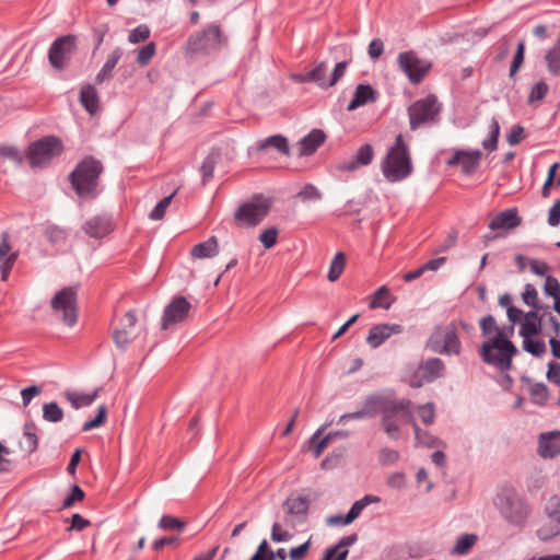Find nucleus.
<instances>
[{
    "mask_svg": "<svg viewBox=\"0 0 560 560\" xmlns=\"http://www.w3.org/2000/svg\"><path fill=\"white\" fill-rule=\"evenodd\" d=\"M101 388H96L91 394H83L77 392H67L65 394L67 400L71 404L74 409H79L81 407L90 406L93 401L98 397Z\"/></svg>",
    "mask_w": 560,
    "mask_h": 560,
    "instance_id": "35",
    "label": "nucleus"
},
{
    "mask_svg": "<svg viewBox=\"0 0 560 560\" xmlns=\"http://www.w3.org/2000/svg\"><path fill=\"white\" fill-rule=\"evenodd\" d=\"M418 417L424 425H430L435 420V407L432 402H427L417 407Z\"/></svg>",
    "mask_w": 560,
    "mask_h": 560,
    "instance_id": "48",
    "label": "nucleus"
},
{
    "mask_svg": "<svg viewBox=\"0 0 560 560\" xmlns=\"http://www.w3.org/2000/svg\"><path fill=\"white\" fill-rule=\"evenodd\" d=\"M547 523L537 529L540 540L548 541L560 535V497H551L545 506Z\"/></svg>",
    "mask_w": 560,
    "mask_h": 560,
    "instance_id": "16",
    "label": "nucleus"
},
{
    "mask_svg": "<svg viewBox=\"0 0 560 560\" xmlns=\"http://www.w3.org/2000/svg\"><path fill=\"white\" fill-rule=\"evenodd\" d=\"M51 308L58 319L72 327L78 319L75 288L67 287L58 291L51 300Z\"/></svg>",
    "mask_w": 560,
    "mask_h": 560,
    "instance_id": "9",
    "label": "nucleus"
},
{
    "mask_svg": "<svg viewBox=\"0 0 560 560\" xmlns=\"http://www.w3.org/2000/svg\"><path fill=\"white\" fill-rule=\"evenodd\" d=\"M83 231L90 237L102 238L112 231V223L105 215H95L84 223Z\"/></svg>",
    "mask_w": 560,
    "mask_h": 560,
    "instance_id": "22",
    "label": "nucleus"
},
{
    "mask_svg": "<svg viewBox=\"0 0 560 560\" xmlns=\"http://www.w3.org/2000/svg\"><path fill=\"white\" fill-rule=\"evenodd\" d=\"M445 364L440 358H430L422 361L412 375H405V381L413 388L421 387L444 375Z\"/></svg>",
    "mask_w": 560,
    "mask_h": 560,
    "instance_id": "13",
    "label": "nucleus"
},
{
    "mask_svg": "<svg viewBox=\"0 0 560 560\" xmlns=\"http://www.w3.org/2000/svg\"><path fill=\"white\" fill-rule=\"evenodd\" d=\"M546 61L549 72L558 74L560 71V39L546 54Z\"/></svg>",
    "mask_w": 560,
    "mask_h": 560,
    "instance_id": "42",
    "label": "nucleus"
},
{
    "mask_svg": "<svg viewBox=\"0 0 560 560\" xmlns=\"http://www.w3.org/2000/svg\"><path fill=\"white\" fill-rule=\"evenodd\" d=\"M37 431L38 429L34 422H26L24 424L19 446L26 455L33 454L38 447Z\"/></svg>",
    "mask_w": 560,
    "mask_h": 560,
    "instance_id": "27",
    "label": "nucleus"
},
{
    "mask_svg": "<svg viewBox=\"0 0 560 560\" xmlns=\"http://www.w3.org/2000/svg\"><path fill=\"white\" fill-rule=\"evenodd\" d=\"M544 289L545 293L552 296L553 299L560 295V283L556 278L551 276L546 278Z\"/></svg>",
    "mask_w": 560,
    "mask_h": 560,
    "instance_id": "63",
    "label": "nucleus"
},
{
    "mask_svg": "<svg viewBox=\"0 0 560 560\" xmlns=\"http://www.w3.org/2000/svg\"><path fill=\"white\" fill-rule=\"evenodd\" d=\"M521 224V218L517 215V210L515 208L506 209L499 214H497L489 222V229L492 231L495 230H510L514 229Z\"/></svg>",
    "mask_w": 560,
    "mask_h": 560,
    "instance_id": "24",
    "label": "nucleus"
},
{
    "mask_svg": "<svg viewBox=\"0 0 560 560\" xmlns=\"http://www.w3.org/2000/svg\"><path fill=\"white\" fill-rule=\"evenodd\" d=\"M326 136L320 129H313L308 135L303 137L299 142V155L308 156L325 142Z\"/></svg>",
    "mask_w": 560,
    "mask_h": 560,
    "instance_id": "23",
    "label": "nucleus"
},
{
    "mask_svg": "<svg viewBox=\"0 0 560 560\" xmlns=\"http://www.w3.org/2000/svg\"><path fill=\"white\" fill-rule=\"evenodd\" d=\"M538 453L544 458H552L560 453V432L540 434Z\"/></svg>",
    "mask_w": 560,
    "mask_h": 560,
    "instance_id": "26",
    "label": "nucleus"
},
{
    "mask_svg": "<svg viewBox=\"0 0 560 560\" xmlns=\"http://www.w3.org/2000/svg\"><path fill=\"white\" fill-rule=\"evenodd\" d=\"M219 253V242L215 236H210L207 241L192 246L190 255L192 258L203 259L217 256Z\"/></svg>",
    "mask_w": 560,
    "mask_h": 560,
    "instance_id": "28",
    "label": "nucleus"
},
{
    "mask_svg": "<svg viewBox=\"0 0 560 560\" xmlns=\"http://www.w3.org/2000/svg\"><path fill=\"white\" fill-rule=\"evenodd\" d=\"M43 418L48 422H59L63 418V410L57 402H48L43 406Z\"/></svg>",
    "mask_w": 560,
    "mask_h": 560,
    "instance_id": "45",
    "label": "nucleus"
},
{
    "mask_svg": "<svg viewBox=\"0 0 560 560\" xmlns=\"http://www.w3.org/2000/svg\"><path fill=\"white\" fill-rule=\"evenodd\" d=\"M548 85L540 81V82H537L530 90V93H529V96H528V103H535V102H539L541 100H544V97L547 95L548 93Z\"/></svg>",
    "mask_w": 560,
    "mask_h": 560,
    "instance_id": "57",
    "label": "nucleus"
},
{
    "mask_svg": "<svg viewBox=\"0 0 560 560\" xmlns=\"http://www.w3.org/2000/svg\"><path fill=\"white\" fill-rule=\"evenodd\" d=\"M482 152L480 150H457L447 161L450 166L459 165L464 174L474 173L480 165Z\"/></svg>",
    "mask_w": 560,
    "mask_h": 560,
    "instance_id": "19",
    "label": "nucleus"
},
{
    "mask_svg": "<svg viewBox=\"0 0 560 560\" xmlns=\"http://www.w3.org/2000/svg\"><path fill=\"white\" fill-rule=\"evenodd\" d=\"M175 194L176 190L170 196H166L161 201H159L154 209L150 212L149 218L154 221L162 220Z\"/></svg>",
    "mask_w": 560,
    "mask_h": 560,
    "instance_id": "50",
    "label": "nucleus"
},
{
    "mask_svg": "<svg viewBox=\"0 0 560 560\" xmlns=\"http://www.w3.org/2000/svg\"><path fill=\"white\" fill-rule=\"evenodd\" d=\"M327 427L328 424H324L317 429L305 444V448L312 452L315 458H318L326 448L335 446L339 441L348 440L347 431H331L322 436Z\"/></svg>",
    "mask_w": 560,
    "mask_h": 560,
    "instance_id": "15",
    "label": "nucleus"
},
{
    "mask_svg": "<svg viewBox=\"0 0 560 560\" xmlns=\"http://www.w3.org/2000/svg\"><path fill=\"white\" fill-rule=\"evenodd\" d=\"M149 36H150V28L147 25L142 24V25L137 26L129 33L128 40L131 44H138V43L147 40L149 38Z\"/></svg>",
    "mask_w": 560,
    "mask_h": 560,
    "instance_id": "55",
    "label": "nucleus"
},
{
    "mask_svg": "<svg viewBox=\"0 0 560 560\" xmlns=\"http://www.w3.org/2000/svg\"><path fill=\"white\" fill-rule=\"evenodd\" d=\"M373 156H374V151H373V148L371 144L366 143V144L361 145L355 153L354 162H352V168L355 165L370 164L373 160Z\"/></svg>",
    "mask_w": 560,
    "mask_h": 560,
    "instance_id": "46",
    "label": "nucleus"
},
{
    "mask_svg": "<svg viewBox=\"0 0 560 560\" xmlns=\"http://www.w3.org/2000/svg\"><path fill=\"white\" fill-rule=\"evenodd\" d=\"M394 302L393 295L389 293L388 289L383 285L378 288L370 298H369V307L371 310L374 308H384L388 310Z\"/></svg>",
    "mask_w": 560,
    "mask_h": 560,
    "instance_id": "33",
    "label": "nucleus"
},
{
    "mask_svg": "<svg viewBox=\"0 0 560 560\" xmlns=\"http://www.w3.org/2000/svg\"><path fill=\"white\" fill-rule=\"evenodd\" d=\"M382 172L390 183L400 182L412 173L410 154L401 135L396 137L394 147L384 159Z\"/></svg>",
    "mask_w": 560,
    "mask_h": 560,
    "instance_id": "5",
    "label": "nucleus"
},
{
    "mask_svg": "<svg viewBox=\"0 0 560 560\" xmlns=\"http://www.w3.org/2000/svg\"><path fill=\"white\" fill-rule=\"evenodd\" d=\"M106 416H107V408L104 405L100 406L97 409L96 417L90 421H86L83 424L82 430L84 432H86V431L93 430L95 428H100L101 425H103L105 423Z\"/></svg>",
    "mask_w": 560,
    "mask_h": 560,
    "instance_id": "53",
    "label": "nucleus"
},
{
    "mask_svg": "<svg viewBox=\"0 0 560 560\" xmlns=\"http://www.w3.org/2000/svg\"><path fill=\"white\" fill-rule=\"evenodd\" d=\"M477 541V536L474 534H465L457 538L453 548V552L457 555H466Z\"/></svg>",
    "mask_w": 560,
    "mask_h": 560,
    "instance_id": "44",
    "label": "nucleus"
},
{
    "mask_svg": "<svg viewBox=\"0 0 560 560\" xmlns=\"http://www.w3.org/2000/svg\"><path fill=\"white\" fill-rule=\"evenodd\" d=\"M268 148H273L281 154L290 155L288 139L281 135L270 136L258 144V150Z\"/></svg>",
    "mask_w": 560,
    "mask_h": 560,
    "instance_id": "36",
    "label": "nucleus"
},
{
    "mask_svg": "<svg viewBox=\"0 0 560 560\" xmlns=\"http://www.w3.org/2000/svg\"><path fill=\"white\" fill-rule=\"evenodd\" d=\"M346 453L347 447H342L341 450H334L331 454H329L323 462L322 468L324 469H334L341 464L346 463Z\"/></svg>",
    "mask_w": 560,
    "mask_h": 560,
    "instance_id": "40",
    "label": "nucleus"
},
{
    "mask_svg": "<svg viewBox=\"0 0 560 560\" xmlns=\"http://www.w3.org/2000/svg\"><path fill=\"white\" fill-rule=\"evenodd\" d=\"M412 402L409 399H394L389 396L373 395L365 399L362 409L352 412V419L373 417L382 413V428L390 440L401 436L399 419H411Z\"/></svg>",
    "mask_w": 560,
    "mask_h": 560,
    "instance_id": "1",
    "label": "nucleus"
},
{
    "mask_svg": "<svg viewBox=\"0 0 560 560\" xmlns=\"http://www.w3.org/2000/svg\"><path fill=\"white\" fill-rule=\"evenodd\" d=\"M520 335L523 338L533 337L541 329L540 319L535 311L526 313L521 322Z\"/></svg>",
    "mask_w": 560,
    "mask_h": 560,
    "instance_id": "31",
    "label": "nucleus"
},
{
    "mask_svg": "<svg viewBox=\"0 0 560 560\" xmlns=\"http://www.w3.org/2000/svg\"><path fill=\"white\" fill-rule=\"evenodd\" d=\"M513 334V325L503 326L500 327L498 336L482 342L479 350L482 361L500 371H509L512 368V359L517 353V348L510 340Z\"/></svg>",
    "mask_w": 560,
    "mask_h": 560,
    "instance_id": "2",
    "label": "nucleus"
},
{
    "mask_svg": "<svg viewBox=\"0 0 560 560\" xmlns=\"http://www.w3.org/2000/svg\"><path fill=\"white\" fill-rule=\"evenodd\" d=\"M158 527L162 530L182 532L186 527V523L178 517L166 514L160 518Z\"/></svg>",
    "mask_w": 560,
    "mask_h": 560,
    "instance_id": "43",
    "label": "nucleus"
},
{
    "mask_svg": "<svg viewBox=\"0 0 560 560\" xmlns=\"http://www.w3.org/2000/svg\"><path fill=\"white\" fill-rule=\"evenodd\" d=\"M398 65L411 83H419L430 69V63L420 59L413 51L400 52Z\"/></svg>",
    "mask_w": 560,
    "mask_h": 560,
    "instance_id": "17",
    "label": "nucleus"
},
{
    "mask_svg": "<svg viewBox=\"0 0 560 560\" xmlns=\"http://www.w3.org/2000/svg\"><path fill=\"white\" fill-rule=\"evenodd\" d=\"M494 505L503 520L515 527H523L532 514L530 505L513 488L501 489L494 499Z\"/></svg>",
    "mask_w": 560,
    "mask_h": 560,
    "instance_id": "4",
    "label": "nucleus"
},
{
    "mask_svg": "<svg viewBox=\"0 0 560 560\" xmlns=\"http://www.w3.org/2000/svg\"><path fill=\"white\" fill-rule=\"evenodd\" d=\"M62 150V142L58 138L49 136L33 142L28 147L26 156L31 166H43L55 156L60 155Z\"/></svg>",
    "mask_w": 560,
    "mask_h": 560,
    "instance_id": "10",
    "label": "nucleus"
},
{
    "mask_svg": "<svg viewBox=\"0 0 560 560\" xmlns=\"http://www.w3.org/2000/svg\"><path fill=\"white\" fill-rule=\"evenodd\" d=\"M77 48V36L72 34L63 35L55 39L48 50L50 65L57 69H63L70 61L72 54Z\"/></svg>",
    "mask_w": 560,
    "mask_h": 560,
    "instance_id": "14",
    "label": "nucleus"
},
{
    "mask_svg": "<svg viewBox=\"0 0 560 560\" xmlns=\"http://www.w3.org/2000/svg\"><path fill=\"white\" fill-rule=\"evenodd\" d=\"M350 545V536H345L334 546L328 547L320 560H346L348 557V546Z\"/></svg>",
    "mask_w": 560,
    "mask_h": 560,
    "instance_id": "34",
    "label": "nucleus"
},
{
    "mask_svg": "<svg viewBox=\"0 0 560 560\" xmlns=\"http://www.w3.org/2000/svg\"><path fill=\"white\" fill-rule=\"evenodd\" d=\"M380 501V498L376 495L368 494L361 500L355 501L352 504V521L355 520L363 509L369 505L370 503H377Z\"/></svg>",
    "mask_w": 560,
    "mask_h": 560,
    "instance_id": "54",
    "label": "nucleus"
},
{
    "mask_svg": "<svg viewBox=\"0 0 560 560\" xmlns=\"http://www.w3.org/2000/svg\"><path fill=\"white\" fill-rule=\"evenodd\" d=\"M0 156L9 159L18 164L22 162V155L19 150L12 145H0Z\"/></svg>",
    "mask_w": 560,
    "mask_h": 560,
    "instance_id": "62",
    "label": "nucleus"
},
{
    "mask_svg": "<svg viewBox=\"0 0 560 560\" xmlns=\"http://www.w3.org/2000/svg\"><path fill=\"white\" fill-rule=\"evenodd\" d=\"M399 459L398 451L389 447H384L380 452V462L383 465H393Z\"/></svg>",
    "mask_w": 560,
    "mask_h": 560,
    "instance_id": "61",
    "label": "nucleus"
},
{
    "mask_svg": "<svg viewBox=\"0 0 560 560\" xmlns=\"http://www.w3.org/2000/svg\"><path fill=\"white\" fill-rule=\"evenodd\" d=\"M221 44L222 34L220 27L218 25H209L188 37L185 52L190 57L205 56L218 50Z\"/></svg>",
    "mask_w": 560,
    "mask_h": 560,
    "instance_id": "7",
    "label": "nucleus"
},
{
    "mask_svg": "<svg viewBox=\"0 0 560 560\" xmlns=\"http://www.w3.org/2000/svg\"><path fill=\"white\" fill-rule=\"evenodd\" d=\"M481 335L489 340L493 336L499 335L500 327L492 315L483 316L479 322Z\"/></svg>",
    "mask_w": 560,
    "mask_h": 560,
    "instance_id": "41",
    "label": "nucleus"
},
{
    "mask_svg": "<svg viewBox=\"0 0 560 560\" xmlns=\"http://www.w3.org/2000/svg\"><path fill=\"white\" fill-rule=\"evenodd\" d=\"M347 67V61H340L336 63L330 74L327 75V65L325 62H320L313 69L298 74L296 79L301 82H314L320 88H329L335 85L338 80L345 75Z\"/></svg>",
    "mask_w": 560,
    "mask_h": 560,
    "instance_id": "11",
    "label": "nucleus"
},
{
    "mask_svg": "<svg viewBox=\"0 0 560 560\" xmlns=\"http://www.w3.org/2000/svg\"><path fill=\"white\" fill-rule=\"evenodd\" d=\"M415 406H411V419H399V429L406 423H410L416 438L417 445L425 446V447H435L439 445V440L432 435L430 432L422 430L419 428L413 416Z\"/></svg>",
    "mask_w": 560,
    "mask_h": 560,
    "instance_id": "25",
    "label": "nucleus"
},
{
    "mask_svg": "<svg viewBox=\"0 0 560 560\" xmlns=\"http://www.w3.org/2000/svg\"><path fill=\"white\" fill-rule=\"evenodd\" d=\"M345 259L346 255L343 253L336 254L335 258L330 264V268L327 276L329 281L334 282L340 277L345 268Z\"/></svg>",
    "mask_w": 560,
    "mask_h": 560,
    "instance_id": "47",
    "label": "nucleus"
},
{
    "mask_svg": "<svg viewBox=\"0 0 560 560\" xmlns=\"http://www.w3.org/2000/svg\"><path fill=\"white\" fill-rule=\"evenodd\" d=\"M523 348L535 357H541L546 352L545 342L542 340H533L532 337L523 338Z\"/></svg>",
    "mask_w": 560,
    "mask_h": 560,
    "instance_id": "49",
    "label": "nucleus"
},
{
    "mask_svg": "<svg viewBox=\"0 0 560 560\" xmlns=\"http://www.w3.org/2000/svg\"><path fill=\"white\" fill-rule=\"evenodd\" d=\"M278 234L279 231L277 228L266 229L260 233L259 241L262 243L265 248L269 249L276 245Z\"/></svg>",
    "mask_w": 560,
    "mask_h": 560,
    "instance_id": "56",
    "label": "nucleus"
},
{
    "mask_svg": "<svg viewBox=\"0 0 560 560\" xmlns=\"http://www.w3.org/2000/svg\"><path fill=\"white\" fill-rule=\"evenodd\" d=\"M122 56V50L119 47H116L106 58L105 63L103 65L100 72L96 74V82L98 84L103 83L106 80H109L113 75V70L118 63L119 59Z\"/></svg>",
    "mask_w": 560,
    "mask_h": 560,
    "instance_id": "30",
    "label": "nucleus"
},
{
    "mask_svg": "<svg viewBox=\"0 0 560 560\" xmlns=\"http://www.w3.org/2000/svg\"><path fill=\"white\" fill-rule=\"evenodd\" d=\"M499 136H500L499 121L495 118H492L491 124L489 126L488 138L482 141L483 149L488 150L490 152L497 150Z\"/></svg>",
    "mask_w": 560,
    "mask_h": 560,
    "instance_id": "39",
    "label": "nucleus"
},
{
    "mask_svg": "<svg viewBox=\"0 0 560 560\" xmlns=\"http://www.w3.org/2000/svg\"><path fill=\"white\" fill-rule=\"evenodd\" d=\"M376 91L369 84H359L352 97V109L376 100Z\"/></svg>",
    "mask_w": 560,
    "mask_h": 560,
    "instance_id": "32",
    "label": "nucleus"
},
{
    "mask_svg": "<svg viewBox=\"0 0 560 560\" xmlns=\"http://www.w3.org/2000/svg\"><path fill=\"white\" fill-rule=\"evenodd\" d=\"M402 326L398 324H380L373 326L366 337V342L372 348L380 347L390 336L400 334Z\"/></svg>",
    "mask_w": 560,
    "mask_h": 560,
    "instance_id": "21",
    "label": "nucleus"
},
{
    "mask_svg": "<svg viewBox=\"0 0 560 560\" xmlns=\"http://www.w3.org/2000/svg\"><path fill=\"white\" fill-rule=\"evenodd\" d=\"M80 101L86 112L91 115H94L100 109V97L97 91L91 84L82 86L80 91Z\"/></svg>",
    "mask_w": 560,
    "mask_h": 560,
    "instance_id": "29",
    "label": "nucleus"
},
{
    "mask_svg": "<svg viewBox=\"0 0 560 560\" xmlns=\"http://www.w3.org/2000/svg\"><path fill=\"white\" fill-rule=\"evenodd\" d=\"M440 110V104L434 95L416 101L408 109L410 128L415 130L423 124L434 122Z\"/></svg>",
    "mask_w": 560,
    "mask_h": 560,
    "instance_id": "12",
    "label": "nucleus"
},
{
    "mask_svg": "<svg viewBox=\"0 0 560 560\" xmlns=\"http://www.w3.org/2000/svg\"><path fill=\"white\" fill-rule=\"evenodd\" d=\"M156 52L155 43L151 42L138 50L136 61L140 66H147Z\"/></svg>",
    "mask_w": 560,
    "mask_h": 560,
    "instance_id": "51",
    "label": "nucleus"
},
{
    "mask_svg": "<svg viewBox=\"0 0 560 560\" xmlns=\"http://www.w3.org/2000/svg\"><path fill=\"white\" fill-rule=\"evenodd\" d=\"M19 257V253L12 250V246L10 243V234L8 232H3L1 234L0 241V272L1 279L7 281L9 275Z\"/></svg>",
    "mask_w": 560,
    "mask_h": 560,
    "instance_id": "20",
    "label": "nucleus"
},
{
    "mask_svg": "<svg viewBox=\"0 0 560 560\" xmlns=\"http://www.w3.org/2000/svg\"><path fill=\"white\" fill-rule=\"evenodd\" d=\"M289 516L305 515L308 510V502L305 498H289L283 504Z\"/></svg>",
    "mask_w": 560,
    "mask_h": 560,
    "instance_id": "37",
    "label": "nucleus"
},
{
    "mask_svg": "<svg viewBox=\"0 0 560 560\" xmlns=\"http://www.w3.org/2000/svg\"><path fill=\"white\" fill-rule=\"evenodd\" d=\"M459 326L467 328L464 322L457 320L436 326L428 338L425 347L434 353L459 355L462 352V342L458 335Z\"/></svg>",
    "mask_w": 560,
    "mask_h": 560,
    "instance_id": "6",
    "label": "nucleus"
},
{
    "mask_svg": "<svg viewBox=\"0 0 560 560\" xmlns=\"http://www.w3.org/2000/svg\"><path fill=\"white\" fill-rule=\"evenodd\" d=\"M84 499V491L78 486L73 485L71 487V492L63 500L61 508L68 509L72 506L75 502H81Z\"/></svg>",
    "mask_w": 560,
    "mask_h": 560,
    "instance_id": "58",
    "label": "nucleus"
},
{
    "mask_svg": "<svg viewBox=\"0 0 560 560\" xmlns=\"http://www.w3.org/2000/svg\"><path fill=\"white\" fill-rule=\"evenodd\" d=\"M522 298L526 305L537 307L538 293L534 284L527 283L525 285Z\"/></svg>",
    "mask_w": 560,
    "mask_h": 560,
    "instance_id": "59",
    "label": "nucleus"
},
{
    "mask_svg": "<svg viewBox=\"0 0 560 560\" xmlns=\"http://www.w3.org/2000/svg\"><path fill=\"white\" fill-rule=\"evenodd\" d=\"M104 171L103 163L93 158L85 156L70 173V183L81 198L93 199L97 196L100 176Z\"/></svg>",
    "mask_w": 560,
    "mask_h": 560,
    "instance_id": "3",
    "label": "nucleus"
},
{
    "mask_svg": "<svg viewBox=\"0 0 560 560\" xmlns=\"http://www.w3.org/2000/svg\"><path fill=\"white\" fill-rule=\"evenodd\" d=\"M218 160H219V153L211 152L210 154L207 155V158L202 162V164L200 166V172L202 175V184L203 185H206L212 178L213 171H214L215 164L218 163Z\"/></svg>",
    "mask_w": 560,
    "mask_h": 560,
    "instance_id": "38",
    "label": "nucleus"
},
{
    "mask_svg": "<svg viewBox=\"0 0 560 560\" xmlns=\"http://www.w3.org/2000/svg\"><path fill=\"white\" fill-rule=\"evenodd\" d=\"M524 128L520 125H515L511 128V131L508 135V142L510 145H516L524 139Z\"/></svg>",
    "mask_w": 560,
    "mask_h": 560,
    "instance_id": "64",
    "label": "nucleus"
},
{
    "mask_svg": "<svg viewBox=\"0 0 560 560\" xmlns=\"http://www.w3.org/2000/svg\"><path fill=\"white\" fill-rule=\"evenodd\" d=\"M524 50H525V45L523 42H520L517 45V50L514 55L511 68H510V77L511 78L515 75V73L518 71L520 67L522 66V63L524 61Z\"/></svg>",
    "mask_w": 560,
    "mask_h": 560,
    "instance_id": "60",
    "label": "nucleus"
},
{
    "mask_svg": "<svg viewBox=\"0 0 560 560\" xmlns=\"http://www.w3.org/2000/svg\"><path fill=\"white\" fill-rule=\"evenodd\" d=\"M270 208L271 202L268 198L256 195L238 207L234 213V221L240 226H256L268 215Z\"/></svg>",
    "mask_w": 560,
    "mask_h": 560,
    "instance_id": "8",
    "label": "nucleus"
},
{
    "mask_svg": "<svg viewBox=\"0 0 560 560\" xmlns=\"http://www.w3.org/2000/svg\"><path fill=\"white\" fill-rule=\"evenodd\" d=\"M135 337V334H132L130 329L124 327L117 328L113 332L114 341L119 348L128 346Z\"/></svg>",
    "mask_w": 560,
    "mask_h": 560,
    "instance_id": "52",
    "label": "nucleus"
},
{
    "mask_svg": "<svg viewBox=\"0 0 560 560\" xmlns=\"http://www.w3.org/2000/svg\"><path fill=\"white\" fill-rule=\"evenodd\" d=\"M191 310V304L184 296H175L165 307L162 317V329L186 320Z\"/></svg>",
    "mask_w": 560,
    "mask_h": 560,
    "instance_id": "18",
    "label": "nucleus"
}]
</instances>
